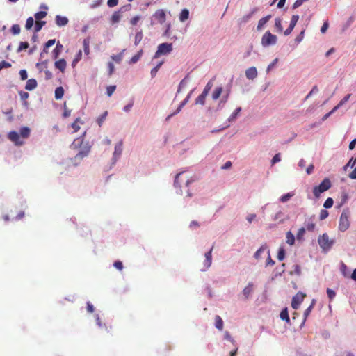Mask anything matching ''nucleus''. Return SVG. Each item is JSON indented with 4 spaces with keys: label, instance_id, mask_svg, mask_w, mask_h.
Wrapping results in <instances>:
<instances>
[{
    "label": "nucleus",
    "instance_id": "46",
    "mask_svg": "<svg viewBox=\"0 0 356 356\" xmlns=\"http://www.w3.org/2000/svg\"><path fill=\"white\" fill-rule=\"evenodd\" d=\"M162 64H163V62H160L159 63H158V64L156 65V66H155L154 68H152V69L151 70L150 74H151V76H152V78H154V77H155V76H156V74H157V72H158V70H159V68L161 67Z\"/></svg>",
    "mask_w": 356,
    "mask_h": 356
},
{
    "label": "nucleus",
    "instance_id": "10",
    "mask_svg": "<svg viewBox=\"0 0 356 356\" xmlns=\"http://www.w3.org/2000/svg\"><path fill=\"white\" fill-rule=\"evenodd\" d=\"M152 18L156 19L159 23L163 24L166 19V15L163 9L157 10L152 15Z\"/></svg>",
    "mask_w": 356,
    "mask_h": 356
},
{
    "label": "nucleus",
    "instance_id": "40",
    "mask_svg": "<svg viewBox=\"0 0 356 356\" xmlns=\"http://www.w3.org/2000/svg\"><path fill=\"white\" fill-rule=\"evenodd\" d=\"M207 95L202 92L195 99L196 104L204 105Z\"/></svg>",
    "mask_w": 356,
    "mask_h": 356
},
{
    "label": "nucleus",
    "instance_id": "43",
    "mask_svg": "<svg viewBox=\"0 0 356 356\" xmlns=\"http://www.w3.org/2000/svg\"><path fill=\"white\" fill-rule=\"evenodd\" d=\"M213 79H212L208 81V83L206 84V86L202 91L203 93L208 95L209 91L211 90V88L213 87Z\"/></svg>",
    "mask_w": 356,
    "mask_h": 356
},
{
    "label": "nucleus",
    "instance_id": "4",
    "mask_svg": "<svg viewBox=\"0 0 356 356\" xmlns=\"http://www.w3.org/2000/svg\"><path fill=\"white\" fill-rule=\"evenodd\" d=\"M350 212L348 209L343 210L341 214L339 223V229L341 232L346 231L350 227Z\"/></svg>",
    "mask_w": 356,
    "mask_h": 356
},
{
    "label": "nucleus",
    "instance_id": "3",
    "mask_svg": "<svg viewBox=\"0 0 356 356\" xmlns=\"http://www.w3.org/2000/svg\"><path fill=\"white\" fill-rule=\"evenodd\" d=\"M331 181L328 178H325L318 186H316L313 189V193L316 198H319L321 194L330 189Z\"/></svg>",
    "mask_w": 356,
    "mask_h": 356
},
{
    "label": "nucleus",
    "instance_id": "25",
    "mask_svg": "<svg viewBox=\"0 0 356 356\" xmlns=\"http://www.w3.org/2000/svg\"><path fill=\"white\" fill-rule=\"evenodd\" d=\"M222 91H223L222 87H221V86L216 87L211 95L213 100L216 101L218 99H219V97H220V95L222 93Z\"/></svg>",
    "mask_w": 356,
    "mask_h": 356
},
{
    "label": "nucleus",
    "instance_id": "23",
    "mask_svg": "<svg viewBox=\"0 0 356 356\" xmlns=\"http://www.w3.org/2000/svg\"><path fill=\"white\" fill-rule=\"evenodd\" d=\"M67 66V63L65 59H60L55 62V67L64 72Z\"/></svg>",
    "mask_w": 356,
    "mask_h": 356
},
{
    "label": "nucleus",
    "instance_id": "26",
    "mask_svg": "<svg viewBox=\"0 0 356 356\" xmlns=\"http://www.w3.org/2000/svg\"><path fill=\"white\" fill-rule=\"evenodd\" d=\"M184 175V172H181L179 173H178L176 177H175V181H174V186L175 188H180L181 187V185L179 184V179L183 176ZM181 188H179L177 191V193H179V194H181Z\"/></svg>",
    "mask_w": 356,
    "mask_h": 356
},
{
    "label": "nucleus",
    "instance_id": "30",
    "mask_svg": "<svg viewBox=\"0 0 356 356\" xmlns=\"http://www.w3.org/2000/svg\"><path fill=\"white\" fill-rule=\"evenodd\" d=\"M143 51L140 49L139 51H138V53L136 55L131 57L129 63L131 65L136 63L143 56Z\"/></svg>",
    "mask_w": 356,
    "mask_h": 356
},
{
    "label": "nucleus",
    "instance_id": "29",
    "mask_svg": "<svg viewBox=\"0 0 356 356\" xmlns=\"http://www.w3.org/2000/svg\"><path fill=\"white\" fill-rule=\"evenodd\" d=\"M267 250V246L266 245H262L254 253V257L259 260L261 258V254Z\"/></svg>",
    "mask_w": 356,
    "mask_h": 356
},
{
    "label": "nucleus",
    "instance_id": "36",
    "mask_svg": "<svg viewBox=\"0 0 356 356\" xmlns=\"http://www.w3.org/2000/svg\"><path fill=\"white\" fill-rule=\"evenodd\" d=\"M64 95V89L63 87H57L55 90L56 99H60Z\"/></svg>",
    "mask_w": 356,
    "mask_h": 356
},
{
    "label": "nucleus",
    "instance_id": "28",
    "mask_svg": "<svg viewBox=\"0 0 356 356\" xmlns=\"http://www.w3.org/2000/svg\"><path fill=\"white\" fill-rule=\"evenodd\" d=\"M19 95L20 96L21 100L23 102L22 104L25 107H28L29 104H28V102L26 101V99L29 97V93L26 92H24V91H19Z\"/></svg>",
    "mask_w": 356,
    "mask_h": 356
},
{
    "label": "nucleus",
    "instance_id": "55",
    "mask_svg": "<svg viewBox=\"0 0 356 356\" xmlns=\"http://www.w3.org/2000/svg\"><path fill=\"white\" fill-rule=\"evenodd\" d=\"M275 28L277 29L279 32H282L283 30L282 26V20L280 18H276L275 19Z\"/></svg>",
    "mask_w": 356,
    "mask_h": 356
},
{
    "label": "nucleus",
    "instance_id": "61",
    "mask_svg": "<svg viewBox=\"0 0 356 356\" xmlns=\"http://www.w3.org/2000/svg\"><path fill=\"white\" fill-rule=\"evenodd\" d=\"M278 62V58H275L273 62L269 64L267 67V69H266V72L267 73H269L270 71L276 65V64Z\"/></svg>",
    "mask_w": 356,
    "mask_h": 356
},
{
    "label": "nucleus",
    "instance_id": "47",
    "mask_svg": "<svg viewBox=\"0 0 356 356\" xmlns=\"http://www.w3.org/2000/svg\"><path fill=\"white\" fill-rule=\"evenodd\" d=\"M46 22L45 21H39L37 22L35 24V26L34 27V31L35 33L39 32L42 28L45 25Z\"/></svg>",
    "mask_w": 356,
    "mask_h": 356
},
{
    "label": "nucleus",
    "instance_id": "1",
    "mask_svg": "<svg viewBox=\"0 0 356 356\" xmlns=\"http://www.w3.org/2000/svg\"><path fill=\"white\" fill-rule=\"evenodd\" d=\"M72 149L77 150L76 155L70 159V161L74 166H77L81 163L83 158L86 157L91 149L88 142H84L83 136L75 139L70 145Z\"/></svg>",
    "mask_w": 356,
    "mask_h": 356
},
{
    "label": "nucleus",
    "instance_id": "17",
    "mask_svg": "<svg viewBox=\"0 0 356 356\" xmlns=\"http://www.w3.org/2000/svg\"><path fill=\"white\" fill-rule=\"evenodd\" d=\"M253 291V284L249 282L248 285L243 289L242 293L245 299H248Z\"/></svg>",
    "mask_w": 356,
    "mask_h": 356
},
{
    "label": "nucleus",
    "instance_id": "32",
    "mask_svg": "<svg viewBox=\"0 0 356 356\" xmlns=\"http://www.w3.org/2000/svg\"><path fill=\"white\" fill-rule=\"evenodd\" d=\"M63 49V46L58 42L56 44V48L53 51V56L54 58H57L58 56L61 54Z\"/></svg>",
    "mask_w": 356,
    "mask_h": 356
},
{
    "label": "nucleus",
    "instance_id": "31",
    "mask_svg": "<svg viewBox=\"0 0 356 356\" xmlns=\"http://www.w3.org/2000/svg\"><path fill=\"white\" fill-rule=\"evenodd\" d=\"M241 107H238L236 108L234 111L230 115V116L227 119V121L229 122H233L236 120L238 115L239 114V113L241 112Z\"/></svg>",
    "mask_w": 356,
    "mask_h": 356
},
{
    "label": "nucleus",
    "instance_id": "38",
    "mask_svg": "<svg viewBox=\"0 0 356 356\" xmlns=\"http://www.w3.org/2000/svg\"><path fill=\"white\" fill-rule=\"evenodd\" d=\"M215 327L219 330H222L223 328V321L219 316L215 317Z\"/></svg>",
    "mask_w": 356,
    "mask_h": 356
},
{
    "label": "nucleus",
    "instance_id": "21",
    "mask_svg": "<svg viewBox=\"0 0 356 356\" xmlns=\"http://www.w3.org/2000/svg\"><path fill=\"white\" fill-rule=\"evenodd\" d=\"M31 133V130L27 127H23L20 129L19 134L20 137L24 140V139H26L29 137Z\"/></svg>",
    "mask_w": 356,
    "mask_h": 356
},
{
    "label": "nucleus",
    "instance_id": "39",
    "mask_svg": "<svg viewBox=\"0 0 356 356\" xmlns=\"http://www.w3.org/2000/svg\"><path fill=\"white\" fill-rule=\"evenodd\" d=\"M280 317L282 320H284V321H286L287 323H289L290 321L287 308H284V309L282 310V312H280Z\"/></svg>",
    "mask_w": 356,
    "mask_h": 356
},
{
    "label": "nucleus",
    "instance_id": "49",
    "mask_svg": "<svg viewBox=\"0 0 356 356\" xmlns=\"http://www.w3.org/2000/svg\"><path fill=\"white\" fill-rule=\"evenodd\" d=\"M188 77V76H186L184 79H183L180 81L179 86H178V90H177L178 92H179L182 88H184V87L186 86V85L188 83V80H187Z\"/></svg>",
    "mask_w": 356,
    "mask_h": 356
},
{
    "label": "nucleus",
    "instance_id": "42",
    "mask_svg": "<svg viewBox=\"0 0 356 356\" xmlns=\"http://www.w3.org/2000/svg\"><path fill=\"white\" fill-rule=\"evenodd\" d=\"M120 13H121L119 10L113 13V14L112 15V17H111L112 23H117L120 20V19H121Z\"/></svg>",
    "mask_w": 356,
    "mask_h": 356
},
{
    "label": "nucleus",
    "instance_id": "9",
    "mask_svg": "<svg viewBox=\"0 0 356 356\" xmlns=\"http://www.w3.org/2000/svg\"><path fill=\"white\" fill-rule=\"evenodd\" d=\"M213 248V247H212L209 251L204 254L205 259L203 263L204 269H202V271H206L207 270H208L211 265Z\"/></svg>",
    "mask_w": 356,
    "mask_h": 356
},
{
    "label": "nucleus",
    "instance_id": "12",
    "mask_svg": "<svg viewBox=\"0 0 356 356\" xmlns=\"http://www.w3.org/2000/svg\"><path fill=\"white\" fill-rule=\"evenodd\" d=\"M298 19H299V16L298 15H293L291 17L289 26L285 30V31L284 33L285 35H289L293 31Z\"/></svg>",
    "mask_w": 356,
    "mask_h": 356
},
{
    "label": "nucleus",
    "instance_id": "35",
    "mask_svg": "<svg viewBox=\"0 0 356 356\" xmlns=\"http://www.w3.org/2000/svg\"><path fill=\"white\" fill-rule=\"evenodd\" d=\"M125 49H123L120 54L111 56V59L117 63H120L123 58L124 52Z\"/></svg>",
    "mask_w": 356,
    "mask_h": 356
},
{
    "label": "nucleus",
    "instance_id": "58",
    "mask_svg": "<svg viewBox=\"0 0 356 356\" xmlns=\"http://www.w3.org/2000/svg\"><path fill=\"white\" fill-rule=\"evenodd\" d=\"M326 292H327L329 299L330 300H332L336 296V293L332 289H331L330 288L327 289Z\"/></svg>",
    "mask_w": 356,
    "mask_h": 356
},
{
    "label": "nucleus",
    "instance_id": "5",
    "mask_svg": "<svg viewBox=\"0 0 356 356\" xmlns=\"http://www.w3.org/2000/svg\"><path fill=\"white\" fill-rule=\"evenodd\" d=\"M277 36L268 31L263 35L261 44L263 47H267L269 46L275 45L277 43Z\"/></svg>",
    "mask_w": 356,
    "mask_h": 356
},
{
    "label": "nucleus",
    "instance_id": "34",
    "mask_svg": "<svg viewBox=\"0 0 356 356\" xmlns=\"http://www.w3.org/2000/svg\"><path fill=\"white\" fill-rule=\"evenodd\" d=\"M90 38L88 37L83 40V51L86 55H88L90 53Z\"/></svg>",
    "mask_w": 356,
    "mask_h": 356
},
{
    "label": "nucleus",
    "instance_id": "2",
    "mask_svg": "<svg viewBox=\"0 0 356 356\" xmlns=\"http://www.w3.org/2000/svg\"><path fill=\"white\" fill-rule=\"evenodd\" d=\"M318 243L323 253H327L335 243L334 238L330 239L327 234L324 233L318 238Z\"/></svg>",
    "mask_w": 356,
    "mask_h": 356
},
{
    "label": "nucleus",
    "instance_id": "16",
    "mask_svg": "<svg viewBox=\"0 0 356 356\" xmlns=\"http://www.w3.org/2000/svg\"><path fill=\"white\" fill-rule=\"evenodd\" d=\"M284 213L280 210L277 211L274 215L271 216V220L277 221L279 223H284L286 220Z\"/></svg>",
    "mask_w": 356,
    "mask_h": 356
},
{
    "label": "nucleus",
    "instance_id": "41",
    "mask_svg": "<svg viewBox=\"0 0 356 356\" xmlns=\"http://www.w3.org/2000/svg\"><path fill=\"white\" fill-rule=\"evenodd\" d=\"M315 302H316V300H313L312 302V304L308 307V308L304 312V321H303V323H305L306 318H307V316L310 314L314 305H315Z\"/></svg>",
    "mask_w": 356,
    "mask_h": 356
},
{
    "label": "nucleus",
    "instance_id": "14",
    "mask_svg": "<svg viewBox=\"0 0 356 356\" xmlns=\"http://www.w3.org/2000/svg\"><path fill=\"white\" fill-rule=\"evenodd\" d=\"M245 76L249 80H254L258 76V72L255 67H250L248 68L245 72Z\"/></svg>",
    "mask_w": 356,
    "mask_h": 356
},
{
    "label": "nucleus",
    "instance_id": "19",
    "mask_svg": "<svg viewBox=\"0 0 356 356\" xmlns=\"http://www.w3.org/2000/svg\"><path fill=\"white\" fill-rule=\"evenodd\" d=\"M193 90H191L186 97L179 104L178 108L174 111V114H178L182 109V108L188 102L191 95Z\"/></svg>",
    "mask_w": 356,
    "mask_h": 356
},
{
    "label": "nucleus",
    "instance_id": "48",
    "mask_svg": "<svg viewBox=\"0 0 356 356\" xmlns=\"http://www.w3.org/2000/svg\"><path fill=\"white\" fill-rule=\"evenodd\" d=\"M356 164L355 160L353 159V157H352L349 161L347 163L346 165H345L343 168L344 171H346L348 168H353Z\"/></svg>",
    "mask_w": 356,
    "mask_h": 356
},
{
    "label": "nucleus",
    "instance_id": "45",
    "mask_svg": "<svg viewBox=\"0 0 356 356\" xmlns=\"http://www.w3.org/2000/svg\"><path fill=\"white\" fill-rule=\"evenodd\" d=\"M285 258V250L284 247L280 246L277 252V259L279 261H282Z\"/></svg>",
    "mask_w": 356,
    "mask_h": 356
},
{
    "label": "nucleus",
    "instance_id": "18",
    "mask_svg": "<svg viewBox=\"0 0 356 356\" xmlns=\"http://www.w3.org/2000/svg\"><path fill=\"white\" fill-rule=\"evenodd\" d=\"M189 17H190L189 10L187 8H184L181 10V12L179 15V20L183 23V22H185L187 19H188Z\"/></svg>",
    "mask_w": 356,
    "mask_h": 356
},
{
    "label": "nucleus",
    "instance_id": "33",
    "mask_svg": "<svg viewBox=\"0 0 356 356\" xmlns=\"http://www.w3.org/2000/svg\"><path fill=\"white\" fill-rule=\"evenodd\" d=\"M143 37V33L142 30H138L135 35L134 38V45L137 46L139 44V43L141 42Z\"/></svg>",
    "mask_w": 356,
    "mask_h": 356
},
{
    "label": "nucleus",
    "instance_id": "6",
    "mask_svg": "<svg viewBox=\"0 0 356 356\" xmlns=\"http://www.w3.org/2000/svg\"><path fill=\"white\" fill-rule=\"evenodd\" d=\"M172 51V43H162L158 46L157 51H156L154 58H158L161 55L169 54Z\"/></svg>",
    "mask_w": 356,
    "mask_h": 356
},
{
    "label": "nucleus",
    "instance_id": "37",
    "mask_svg": "<svg viewBox=\"0 0 356 356\" xmlns=\"http://www.w3.org/2000/svg\"><path fill=\"white\" fill-rule=\"evenodd\" d=\"M295 195V193L293 192H289V193H287L283 195H282L280 197V201L282 202H288L292 197H293Z\"/></svg>",
    "mask_w": 356,
    "mask_h": 356
},
{
    "label": "nucleus",
    "instance_id": "62",
    "mask_svg": "<svg viewBox=\"0 0 356 356\" xmlns=\"http://www.w3.org/2000/svg\"><path fill=\"white\" fill-rule=\"evenodd\" d=\"M81 57H82V51L81 50H79V52L77 53V54L76 55L74 59L72 61V65H76V63H77L81 59Z\"/></svg>",
    "mask_w": 356,
    "mask_h": 356
},
{
    "label": "nucleus",
    "instance_id": "56",
    "mask_svg": "<svg viewBox=\"0 0 356 356\" xmlns=\"http://www.w3.org/2000/svg\"><path fill=\"white\" fill-rule=\"evenodd\" d=\"M328 215H329V213H328V211L327 210L322 209L320 211L319 219L321 220H325V218H327Z\"/></svg>",
    "mask_w": 356,
    "mask_h": 356
},
{
    "label": "nucleus",
    "instance_id": "27",
    "mask_svg": "<svg viewBox=\"0 0 356 356\" xmlns=\"http://www.w3.org/2000/svg\"><path fill=\"white\" fill-rule=\"evenodd\" d=\"M286 242L289 245H293L295 243V236L291 231L286 233Z\"/></svg>",
    "mask_w": 356,
    "mask_h": 356
},
{
    "label": "nucleus",
    "instance_id": "50",
    "mask_svg": "<svg viewBox=\"0 0 356 356\" xmlns=\"http://www.w3.org/2000/svg\"><path fill=\"white\" fill-rule=\"evenodd\" d=\"M306 229L305 227H301L298 229V233L296 234V238L298 240L301 241L303 238V236L305 234Z\"/></svg>",
    "mask_w": 356,
    "mask_h": 356
},
{
    "label": "nucleus",
    "instance_id": "7",
    "mask_svg": "<svg viewBox=\"0 0 356 356\" xmlns=\"http://www.w3.org/2000/svg\"><path fill=\"white\" fill-rule=\"evenodd\" d=\"M122 146L123 143L122 140L115 144L113 157L111 159L113 165H115L118 160L120 158L123 149Z\"/></svg>",
    "mask_w": 356,
    "mask_h": 356
},
{
    "label": "nucleus",
    "instance_id": "44",
    "mask_svg": "<svg viewBox=\"0 0 356 356\" xmlns=\"http://www.w3.org/2000/svg\"><path fill=\"white\" fill-rule=\"evenodd\" d=\"M107 115H108V112L104 111L99 117H98V118L97 119V122L99 127H101L102 125V124L104 123V120H106Z\"/></svg>",
    "mask_w": 356,
    "mask_h": 356
},
{
    "label": "nucleus",
    "instance_id": "59",
    "mask_svg": "<svg viewBox=\"0 0 356 356\" xmlns=\"http://www.w3.org/2000/svg\"><path fill=\"white\" fill-rule=\"evenodd\" d=\"M116 89L115 86H109L106 88V94L108 97H111Z\"/></svg>",
    "mask_w": 356,
    "mask_h": 356
},
{
    "label": "nucleus",
    "instance_id": "15",
    "mask_svg": "<svg viewBox=\"0 0 356 356\" xmlns=\"http://www.w3.org/2000/svg\"><path fill=\"white\" fill-rule=\"evenodd\" d=\"M230 90H227L225 94L222 95V97H221L218 104V106L216 109L217 111H220L223 108L225 104L227 102Z\"/></svg>",
    "mask_w": 356,
    "mask_h": 356
},
{
    "label": "nucleus",
    "instance_id": "52",
    "mask_svg": "<svg viewBox=\"0 0 356 356\" xmlns=\"http://www.w3.org/2000/svg\"><path fill=\"white\" fill-rule=\"evenodd\" d=\"M29 44L27 42H21L19 43V47L17 50V53L21 52L22 50H25L29 47Z\"/></svg>",
    "mask_w": 356,
    "mask_h": 356
},
{
    "label": "nucleus",
    "instance_id": "54",
    "mask_svg": "<svg viewBox=\"0 0 356 356\" xmlns=\"http://www.w3.org/2000/svg\"><path fill=\"white\" fill-rule=\"evenodd\" d=\"M333 204H334V201H333L332 198L328 197L325 201V202L323 204V207L325 209H329V208H331L333 206Z\"/></svg>",
    "mask_w": 356,
    "mask_h": 356
},
{
    "label": "nucleus",
    "instance_id": "8",
    "mask_svg": "<svg viewBox=\"0 0 356 356\" xmlns=\"http://www.w3.org/2000/svg\"><path fill=\"white\" fill-rule=\"evenodd\" d=\"M8 138L17 146H21L24 143V141L22 140L19 133L17 131H13L9 132Z\"/></svg>",
    "mask_w": 356,
    "mask_h": 356
},
{
    "label": "nucleus",
    "instance_id": "53",
    "mask_svg": "<svg viewBox=\"0 0 356 356\" xmlns=\"http://www.w3.org/2000/svg\"><path fill=\"white\" fill-rule=\"evenodd\" d=\"M34 24V20L32 17H29L26 22L25 27L27 30H29L32 28Z\"/></svg>",
    "mask_w": 356,
    "mask_h": 356
},
{
    "label": "nucleus",
    "instance_id": "51",
    "mask_svg": "<svg viewBox=\"0 0 356 356\" xmlns=\"http://www.w3.org/2000/svg\"><path fill=\"white\" fill-rule=\"evenodd\" d=\"M10 31L13 35H18L20 33L21 28L18 24H13L10 29Z\"/></svg>",
    "mask_w": 356,
    "mask_h": 356
},
{
    "label": "nucleus",
    "instance_id": "20",
    "mask_svg": "<svg viewBox=\"0 0 356 356\" xmlns=\"http://www.w3.org/2000/svg\"><path fill=\"white\" fill-rule=\"evenodd\" d=\"M69 20L66 17L61 16V15H56V24L58 26H63L67 24Z\"/></svg>",
    "mask_w": 356,
    "mask_h": 356
},
{
    "label": "nucleus",
    "instance_id": "57",
    "mask_svg": "<svg viewBox=\"0 0 356 356\" xmlns=\"http://www.w3.org/2000/svg\"><path fill=\"white\" fill-rule=\"evenodd\" d=\"M47 13L45 11H40L35 14V18L36 19H43L47 16Z\"/></svg>",
    "mask_w": 356,
    "mask_h": 356
},
{
    "label": "nucleus",
    "instance_id": "63",
    "mask_svg": "<svg viewBox=\"0 0 356 356\" xmlns=\"http://www.w3.org/2000/svg\"><path fill=\"white\" fill-rule=\"evenodd\" d=\"M305 37V30L302 31L300 34L296 38L295 41L297 44H299L302 41Z\"/></svg>",
    "mask_w": 356,
    "mask_h": 356
},
{
    "label": "nucleus",
    "instance_id": "11",
    "mask_svg": "<svg viewBox=\"0 0 356 356\" xmlns=\"http://www.w3.org/2000/svg\"><path fill=\"white\" fill-rule=\"evenodd\" d=\"M303 298H304V295L301 293H298L292 298L291 307L294 309H297L299 307L300 305L303 301Z\"/></svg>",
    "mask_w": 356,
    "mask_h": 356
},
{
    "label": "nucleus",
    "instance_id": "13",
    "mask_svg": "<svg viewBox=\"0 0 356 356\" xmlns=\"http://www.w3.org/2000/svg\"><path fill=\"white\" fill-rule=\"evenodd\" d=\"M316 217L314 215L310 216L307 219H306L305 222V229H307L309 232H312L314 230L316 227Z\"/></svg>",
    "mask_w": 356,
    "mask_h": 356
},
{
    "label": "nucleus",
    "instance_id": "60",
    "mask_svg": "<svg viewBox=\"0 0 356 356\" xmlns=\"http://www.w3.org/2000/svg\"><path fill=\"white\" fill-rule=\"evenodd\" d=\"M102 3V0H95L93 1L92 3L90 5V8L91 9L96 8L99 6H100Z\"/></svg>",
    "mask_w": 356,
    "mask_h": 356
},
{
    "label": "nucleus",
    "instance_id": "64",
    "mask_svg": "<svg viewBox=\"0 0 356 356\" xmlns=\"http://www.w3.org/2000/svg\"><path fill=\"white\" fill-rule=\"evenodd\" d=\"M281 161V156H280V153H277L276 154L272 159L271 160V164L272 165H274L278 162H280Z\"/></svg>",
    "mask_w": 356,
    "mask_h": 356
},
{
    "label": "nucleus",
    "instance_id": "24",
    "mask_svg": "<svg viewBox=\"0 0 356 356\" xmlns=\"http://www.w3.org/2000/svg\"><path fill=\"white\" fill-rule=\"evenodd\" d=\"M37 87V81L34 79H30L27 81L25 86V89L27 90H32Z\"/></svg>",
    "mask_w": 356,
    "mask_h": 356
},
{
    "label": "nucleus",
    "instance_id": "22",
    "mask_svg": "<svg viewBox=\"0 0 356 356\" xmlns=\"http://www.w3.org/2000/svg\"><path fill=\"white\" fill-rule=\"evenodd\" d=\"M271 18V15H267L264 17H262L258 22V24H257V29L258 31H260L261 30L264 26H265V24L269 21V19Z\"/></svg>",
    "mask_w": 356,
    "mask_h": 356
}]
</instances>
